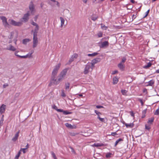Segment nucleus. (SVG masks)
Segmentation results:
<instances>
[{
    "label": "nucleus",
    "mask_w": 159,
    "mask_h": 159,
    "mask_svg": "<svg viewBox=\"0 0 159 159\" xmlns=\"http://www.w3.org/2000/svg\"><path fill=\"white\" fill-rule=\"evenodd\" d=\"M93 67L92 66L91 64H90L89 62L85 66L83 72L86 75L89 72H91L92 71Z\"/></svg>",
    "instance_id": "obj_1"
},
{
    "label": "nucleus",
    "mask_w": 159,
    "mask_h": 159,
    "mask_svg": "<svg viewBox=\"0 0 159 159\" xmlns=\"http://www.w3.org/2000/svg\"><path fill=\"white\" fill-rule=\"evenodd\" d=\"M63 79L60 75L59 76V78L57 80L56 79L55 76H52L51 80V84H53L55 85H57L59 84L60 81H61Z\"/></svg>",
    "instance_id": "obj_2"
},
{
    "label": "nucleus",
    "mask_w": 159,
    "mask_h": 159,
    "mask_svg": "<svg viewBox=\"0 0 159 159\" xmlns=\"http://www.w3.org/2000/svg\"><path fill=\"white\" fill-rule=\"evenodd\" d=\"M8 21L9 22L10 24L15 26H20L22 24V23L20 21L19 22H16L13 20L10 19H9L8 20Z\"/></svg>",
    "instance_id": "obj_3"
},
{
    "label": "nucleus",
    "mask_w": 159,
    "mask_h": 159,
    "mask_svg": "<svg viewBox=\"0 0 159 159\" xmlns=\"http://www.w3.org/2000/svg\"><path fill=\"white\" fill-rule=\"evenodd\" d=\"M61 65V63H59L55 66L52 71V76H55L58 72V70L60 68Z\"/></svg>",
    "instance_id": "obj_4"
},
{
    "label": "nucleus",
    "mask_w": 159,
    "mask_h": 159,
    "mask_svg": "<svg viewBox=\"0 0 159 159\" xmlns=\"http://www.w3.org/2000/svg\"><path fill=\"white\" fill-rule=\"evenodd\" d=\"M0 18L2 20L4 26L5 28L9 27V25L7 22V18L4 16H0Z\"/></svg>",
    "instance_id": "obj_5"
},
{
    "label": "nucleus",
    "mask_w": 159,
    "mask_h": 159,
    "mask_svg": "<svg viewBox=\"0 0 159 159\" xmlns=\"http://www.w3.org/2000/svg\"><path fill=\"white\" fill-rule=\"evenodd\" d=\"M30 16L29 14V11H28L26 13L24 14L23 17L20 20L21 22H27L29 19V16Z\"/></svg>",
    "instance_id": "obj_6"
},
{
    "label": "nucleus",
    "mask_w": 159,
    "mask_h": 159,
    "mask_svg": "<svg viewBox=\"0 0 159 159\" xmlns=\"http://www.w3.org/2000/svg\"><path fill=\"white\" fill-rule=\"evenodd\" d=\"M37 35H33V47L34 48L36 47L38 43Z\"/></svg>",
    "instance_id": "obj_7"
},
{
    "label": "nucleus",
    "mask_w": 159,
    "mask_h": 159,
    "mask_svg": "<svg viewBox=\"0 0 159 159\" xmlns=\"http://www.w3.org/2000/svg\"><path fill=\"white\" fill-rule=\"evenodd\" d=\"M100 58H95L93 59L91 61V62L90 63V64H91V65L92 66L94 67V65L100 62Z\"/></svg>",
    "instance_id": "obj_8"
},
{
    "label": "nucleus",
    "mask_w": 159,
    "mask_h": 159,
    "mask_svg": "<svg viewBox=\"0 0 159 159\" xmlns=\"http://www.w3.org/2000/svg\"><path fill=\"white\" fill-rule=\"evenodd\" d=\"M29 9L31 14L33 15L35 12V10L34 5L32 2H31L30 5Z\"/></svg>",
    "instance_id": "obj_9"
},
{
    "label": "nucleus",
    "mask_w": 159,
    "mask_h": 159,
    "mask_svg": "<svg viewBox=\"0 0 159 159\" xmlns=\"http://www.w3.org/2000/svg\"><path fill=\"white\" fill-rule=\"evenodd\" d=\"M6 106L4 104H2L0 107V113L2 114L5 111L6 109Z\"/></svg>",
    "instance_id": "obj_10"
},
{
    "label": "nucleus",
    "mask_w": 159,
    "mask_h": 159,
    "mask_svg": "<svg viewBox=\"0 0 159 159\" xmlns=\"http://www.w3.org/2000/svg\"><path fill=\"white\" fill-rule=\"evenodd\" d=\"M109 44L108 41H105L101 43L100 47L101 48H106L108 46Z\"/></svg>",
    "instance_id": "obj_11"
},
{
    "label": "nucleus",
    "mask_w": 159,
    "mask_h": 159,
    "mask_svg": "<svg viewBox=\"0 0 159 159\" xmlns=\"http://www.w3.org/2000/svg\"><path fill=\"white\" fill-rule=\"evenodd\" d=\"M67 71V69H64L61 72L59 75L64 78L66 75Z\"/></svg>",
    "instance_id": "obj_12"
},
{
    "label": "nucleus",
    "mask_w": 159,
    "mask_h": 159,
    "mask_svg": "<svg viewBox=\"0 0 159 159\" xmlns=\"http://www.w3.org/2000/svg\"><path fill=\"white\" fill-rule=\"evenodd\" d=\"M58 112H62L63 114L65 115H67L69 114H72V112H69L67 111H64L62 109H59L58 110Z\"/></svg>",
    "instance_id": "obj_13"
},
{
    "label": "nucleus",
    "mask_w": 159,
    "mask_h": 159,
    "mask_svg": "<svg viewBox=\"0 0 159 159\" xmlns=\"http://www.w3.org/2000/svg\"><path fill=\"white\" fill-rule=\"evenodd\" d=\"M33 52H32L31 53H29L27 55H25V56H18V57L21 58H25L27 57L30 58L32 54L33 53Z\"/></svg>",
    "instance_id": "obj_14"
},
{
    "label": "nucleus",
    "mask_w": 159,
    "mask_h": 159,
    "mask_svg": "<svg viewBox=\"0 0 159 159\" xmlns=\"http://www.w3.org/2000/svg\"><path fill=\"white\" fill-rule=\"evenodd\" d=\"M6 49L12 51H15L16 50V48L10 44L9 45L8 47H7L6 48Z\"/></svg>",
    "instance_id": "obj_15"
},
{
    "label": "nucleus",
    "mask_w": 159,
    "mask_h": 159,
    "mask_svg": "<svg viewBox=\"0 0 159 159\" xmlns=\"http://www.w3.org/2000/svg\"><path fill=\"white\" fill-rule=\"evenodd\" d=\"M155 81L153 80H152L148 82H146L145 83L146 86H152V85L154 84Z\"/></svg>",
    "instance_id": "obj_16"
},
{
    "label": "nucleus",
    "mask_w": 159,
    "mask_h": 159,
    "mask_svg": "<svg viewBox=\"0 0 159 159\" xmlns=\"http://www.w3.org/2000/svg\"><path fill=\"white\" fill-rule=\"evenodd\" d=\"M19 132H20L19 131L16 133L14 137L12 139V141L14 142H15L19 136Z\"/></svg>",
    "instance_id": "obj_17"
},
{
    "label": "nucleus",
    "mask_w": 159,
    "mask_h": 159,
    "mask_svg": "<svg viewBox=\"0 0 159 159\" xmlns=\"http://www.w3.org/2000/svg\"><path fill=\"white\" fill-rule=\"evenodd\" d=\"M118 66L121 70H123L124 69L125 66L122 62L119 63L118 65Z\"/></svg>",
    "instance_id": "obj_18"
},
{
    "label": "nucleus",
    "mask_w": 159,
    "mask_h": 159,
    "mask_svg": "<svg viewBox=\"0 0 159 159\" xmlns=\"http://www.w3.org/2000/svg\"><path fill=\"white\" fill-rule=\"evenodd\" d=\"M39 29V26L38 25L35 26L34 31L33 35H37V34Z\"/></svg>",
    "instance_id": "obj_19"
},
{
    "label": "nucleus",
    "mask_w": 159,
    "mask_h": 159,
    "mask_svg": "<svg viewBox=\"0 0 159 159\" xmlns=\"http://www.w3.org/2000/svg\"><path fill=\"white\" fill-rule=\"evenodd\" d=\"M125 125L127 128H132L134 126V124L133 123H130L129 124L125 123Z\"/></svg>",
    "instance_id": "obj_20"
},
{
    "label": "nucleus",
    "mask_w": 159,
    "mask_h": 159,
    "mask_svg": "<svg viewBox=\"0 0 159 159\" xmlns=\"http://www.w3.org/2000/svg\"><path fill=\"white\" fill-rule=\"evenodd\" d=\"M123 141V139L120 138L116 140L115 142V146H116L119 143H120L121 142Z\"/></svg>",
    "instance_id": "obj_21"
},
{
    "label": "nucleus",
    "mask_w": 159,
    "mask_h": 159,
    "mask_svg": "<svg viewBox=\"0 0 159 159\" xmlns=\"http://www.w3.org/2000/svg\"><path fill=\"white\" fill-rule=\"evenodd\" d=\"M118 81V79L116 77H115L113 78V84H116Z\"/></svg>",
    "instance_id": "obj_22"
},
{
    "label": "nucleus",
    "mask_w": 159,
    "mask_h": 159,
    "mask_svg": "<svg viewBox=\"0 0 159 159\" xmlns=\"http://www.w3.org/2000/svg\"><path fill=\"white\" fill-rule=\"evenodd\" d=\"M98 53L97 52H93L92 54H87V56L89 57H93L98 55Z\"/></svg>",
    "instance_id": "obj_23"
},
{
    "label": "nucleus",
    "mask_w": 159,
    "mask_h": 159,
    "mask_svg": "<svg viewBox=\"0 0 159 159\" xmlns=\"http://www.w3.org/2000/svg\"><path fill=\"white\" fill-rule=\"evenodd\" d=\"M60 19L61 21V26L62 27L64 24L65 20L62 17H60Z\"/></svg>",
    "instance_id": "obj_24"
},
{
    "label": "nucleus",
    "mask_w": 159,
    "mask_h": 159,
    "mask_svg": "<svg viewBox=\"0 0 159 159\" xmlns=\"http://www.w3.org/2000/svg\"><path fill=\"white\" fill-rule=\"evenodd\" d=\"M30 41V40L29 39H24L23 40V43L25 44H26L27 43L29 42Z\"/></svg>",
    "instance_id": "obj_25"
},
{
    "label": "nucleus",
    "mask_w": 159,
    "mask_h": 159,
    "mask_svg": "<svg viewBox=\"0 0 159 159\" xmlns=\"http://www.w3.org/2000/svg\"><path fill=\"white\" fill-rule=\"evenodd\" d=\"M154 120V117H152L151 118H149L148 121V123L150 124H152Z\"/></svg>",
    "instance_id": "obj_26"
},
{
    "label": "nucleus",
    "mask_w": 159,
    "mask_h": 159,
    "mask_svg": "<svg viewBox=\"0 0 159 159\" xmlns=\"http://www.w3.org/2000/svg\"><path fill=\"white\" fill-rule=\"evenodd\" d=\"M93 145L95 147H101L103 145V144L102 143H95Z\"/></svg>",
    "instance_id": "obj_27"
},
{
    "label": "nucleus",
    "mask_w": 159,
    "mask_h": 159,
    "mask_svg": "<svg viewBox=\"0 0 159 159\" xmlns=\"http://www.w3.org/2000/svg\"><path fill=\"white\" fill-rule=\"evenodd\" d=\"M121 93L124 95H126L127 91L125 90L122 89L121 90Z\"/></svg>",
    "instance_id": "obj_28"
},
{
    "label": "nucleus",
    "mask_w": 159,
    "mask_h": 159,
    "mask_svg": "<svg viewBox=\"0 0 159 159\" xmlns=\"http://www.w3.org/2000/svg\"><path fill=\"white\" fill-rule=\"evenodd\" d=\"M70 83H65V89L66 90L68 89L70 87Z\"/></svg>",
    "instance_id": "obj_29"
},
{
    "label": "nucleus",
    "mask_w": 159,
    "mask_h": 159,
    "mask_svg": "<svg viewBox=\"0 0 159 159\" xmlns=\"http://www.w3.org/2000/svg\"><path fill=\"white\" fill-rule=\"evenodd\" d=\"M65 125L67 128H71V129L72 128V125L70 124H69L68 123H65Z\"/></svg>",
    "instance_id": "obj_30"
},
{
    "label": "nucleus",
    "mask_w": 159,
    "mask_h": 159,
    "mask_svg": "<svg viewBox=\"0 0 159 159\" xmlns=\"http://www.w3.org/2000/svg\"><path fill=\"white\" fill-rule=\"evenodd\" d=\"M101 27L102 29L103 30H106L107 28V27L104 25H103L102 24H101Z\"/></svg>",
    "instance_id": "obj_31"
},
{
    "label": "nucleus",
    "mask_w": 159,
    "mask_h": 159,
    "mask_svg": "<svg viewBox=\"0 0 159 159\" xmlns=\"http://www.w3.org/2000/svg\"><path fill=\"white\" fill-rule=\"evenodd\" d=\"M152 65V63L150 62H149L147 65L145 66L144 68H147L150 67Z\"/></svg>",
    "instance_id": "obj_32"
},
{
    "label": "nucleus",
    "mask_w": 159,
    "mask_h": 159,
    "mask_svg": "<svg viewBox=\"0 0 159 159\" xmlns=\"http://www.w3.org/2000/svg\"><path fill=\"white\" fill-rule=\"evenodd\" d=\"M61 95L63 97H65L66 96V94H65L64 91L63 90H61Z\"/></svg>",
    "instance_id": "obj_33"
},
{
    "label": "nucleus",
    "mask_w": 159,
    "mask_h": 159,
    "mask_svg": "<svg viewBox=\"0 0 159 159\" xmlns=\"http://www.w3.org/2000/svg\"><path fill=\"white\" fill-rule=\"evenodd\" d=\"M95 113L97 115L98 118L99 117H100V115H101V112L96 110H95Z\"/></svg>",
    "instance_id": "obj_34"
},
{
    "label": "nucleus",
    "mask_w": 159,
    "mask_h": 159,
    "mask_svg": "<svg viewBox=\"0 0 159 159\" xmlns=\"http://www.w3.org/2000/svg\"><path fill=\"white\" fill-rule=\"evenodd\" d=\"M103 33L101 32H99L97 34V35L98 38H100L102 36Z\"/></svg>",
    "instance_id": "obj_35"
},
{
    "label": "nucleus",
    "mask_w": 159,
    "mask_h": 159,
    "mask_svg": "<svg viewBox=\"0 0 159 159\" xmlns=\"http://www.w3.org/2000/svg\"><path fill=\"white\" fill-rule=\"evenodd\" d=\"M20 154L21 152H20V151H19L18 154L16 155L15 157V159H18L19 157L20 156Z\"/></svg>",
    "instance_id": "obj_36"
},
{
    "label": "nucleus",
    "mask_w": 159,
    "mask_h": 159,
    "mask_svg": "<svg viewBox=\"0 0 159 159\" xmlns=\"http://www.w3.org/2000/svg\"><path fill=\"white\" fill-rule=\"evenodd\" d=\"M78 57V55L77 54L75 53L71 57H72L74 59Z\"/></svg>",
    "instance_id": "obj_37"
},
{
    "label": "nucleus",
    "mask_w": 159,
    "mask_h": 159,
    "mask_svg": "<svg viewBox=\"0 0 159 159\" xmlns=\"http://www.w3.org/2000/svg\"><path fill=\"white\" fill-rule=\"evenodd\" d=\"M51 154L52 157L54 159H57L54 153L53 152H51Z\"/></svg>",
    "instance_id": "obj_38"
},
{
    "label": "nucleus",
    "mask_w": 159,
    "mask_h": 159,
    "mask_svg": "<svg viewBox=\"0 0 159 159\" xmlns=\"http://www.w3.org/2000/svg\"><path fill=\"white\" fill-rule=\"evenodd\" d=\"M159 114V107L156 111L154 114L156 115H158Z\"/></svg>",
    "instance_id": "obj_39"
},
{
    "label": "nucleus",
    "mask_w": 159,
    "mask_h": 159,
    "mask_svg": "<svg viewBox=\"0 0 159 159\" xmlns=\"http://www.w3.org/2000/svg\"><path fill=\"white\" fill-rule=\"evenodd\" d=\"M138 100L141 102V105L143 106V105L144 102H143L142 99L140 98H138Z\"/></svg>",
    "instance_id": "obj_40"
},
{
    "label": "nucleus",
    "mask_w": 159,
    "mask_h": 159,
    "mask_svg": "<svg viewBox=\"0 0 159 159\" xmlns=\"http://www.w3.org/2000/svg\"><path fill=\"white\" fill-rule=\"evenodd\" d=\"M126 60V59L125 57H123L121 61L120 62H122V63H124Z\"/></svg>",
    "instance_id": "obj_41"
},
{
    "label": "nucleus",
    "mask_w": 159,
    "mask_h": 159,
    "mask_svg": "<svg viewBox=\"0 0 159 159\" xmlns=\"http://www.w3.org/2000/svg\"><path fill=\"white\" fill-rule=\"evenodd\" d=\"M31 24L35 26L38 25L36 23L34 22L33 21H31Z\"/></svg>",
    "instance_id": "obj_42"
},
{
    "label": "nucleus",
    "mask_w": 159,
    "mask_h": 159,
    "mask_svg": "<svg viewBox=\"0 0 159 159\" xmlns=\"http://www.w3.org/2000/svg\"><path fill=\"white\" fill-rule=\"evenodd\" d=\"M98 119L101 121L104 122L105 120L104 118H101L100 117H99Z\"/></svg>",
    "instance_id": "obj_43"
},
{
    "label": "nucleus",
    "mask_w": 159,
    "mask_h": 159,
    "mask_svg": "<svg viewBox=\"0 0 159 159\" xmlns=\"http://www.w3.org/2000/svg\"><path fill=\"white\" fill-rule=\"evenodd\" d=\"M145 129H146L148 130H149L150 129V125H145Z\"/></svg>",
    "instance_id": "obj_44"
},
{
    "label": "nucleus",
    "mask_w": 159,
    "mask_h": 159,
    "mask_svg": "<svg viewBox=\"0 0 159 159\" xmlns=\"http://www.w3.org/2000/svg\"><path fill=\"white\" fill-rule=\"evenodd\" d=\"M26 148H21V149L20 151V152L21 151H22L24 153H25L26 152V151H25V150H26Z\"/></svg>",
    "instance_id": "obj_45"
},
{
    "label": "nucleus",
    "mask_w": 159,
    "mask_h": 159,
    "mask_svg": "<svg viewBox=\"0 0 159 159\" xmlns=\"http://www.w3.org/2000/svg\"><path fill=\"white\" fill-rule=\"evenodd\" d=\"M98 18V17L93 16L92 17V20L93 21H95Z\"/></svg>",
    "instance_id": "obj_46"
},
{
    "label": "nucleus",
    "mask_w": 159,
    "mask_h": 159,
    "mask_svg": "<svg viewBox=\"0 0 159 159\" xmlns=\"http://www.w3.org/2000/svg\"><path fill=\"white\" fill-rule=\"evenodd\" d=\"M8 86L9 85L7 83H5L3 85V88H5L6 87H8Z\"/></svg>",
    "instance_id": "obj_47"
},
{
    "label": "nucleus",
    "mask_w": 159,
    "mask_h": 159,
    "mask_svg": "<svg viewBox=\"0 0 159 159\" xmlns=\"http://www.w3.org/2000/svg\"><path fill=\"white\" fill-rule=\"evenodd\" d=\"M53 108L55 109V110H56V111H57L58 112V110L60 109H58L57 107L55 105L53 106Z\"/></svg>",
    "instance_id": "obj_48"
},
{
    "label": "nucleus",
    "mask_w": 159,
    "mask_h": 159,
    "mask_svg": "<svg viewBox=\"0 0 159 159\" xmlns=\"http://www.w3.org/2000/svg\"><path fill=\"white\" fill-rule=\"evenodd\" d=\"M74 60V59L73 58L71 57L70 59L69 60V62L70 63L72 62Z\"/></svg>",
    "instance_id": "obj_49"
},
{
    "label": "nucleus",
    "mask_w": 159,
    "mask_h": 159,
    "mask_svg": "<svg viewBox=\"0 0 159 159\" xmlns=\"http://www.w3.org/2000/svg\"><path fill=\"white\" fill-rule=\"evenodd\" d=\"M132 20H133L134 19H135L136 18V16L134 14H133L132 15Z\"/></svg>",
    "instance_id": "obj_50"
},
{
    "label": "nucleus",
    "mask_w": 159,
    "mask_h": 159,
    "mask_svg": "<svg viewBox=\"0 0 159 159\" xmlns=\"http://www.w3.org/2000/svg\"><path fill=\"white\" fill-rule=\"evenodd\" d=\"M38 17V15L34 17V20L35 21H36L37 20Z\"/></svg>",
    "instance_id": "obj_51"
},
{
    "label": "nucleus",
    "mask_w": 159,
    "mask_h": 159,
    "mask_svg": "<svg viewBox=\"0 0 159 159\" xmlns=\"http://www.w3.org/2000/svg\"><path fill=\"white\" fill-rule=\"evenodd\" d=\"M149 11L150 10H148L146 12V15L145 16H144V17H146L147 16L149 12Z\"/></svg>",
    "instance_id": "obj_52"
},
{
    "label": "nucleus",
    "mask_w": 159,
    "mask_h": 159,
    "mask_svg": "<svg viewBox=\"0 0 159 159\" xmlns=\"http://www.w3.org/2000/svg\"><path fill=\"white\" fill-rule=\"evenodd\" d=\"M96 107L97 108H98V109L103 107L102 106H100V105H97V106H96Z\"/></svg>",
    "instance_id": "obj_53"
},
{
    "label": "nucleus",
    "mask_w": 159,
    "mask_h": 159,
    "mask_svg": "<svg viewBox=\"0 0 159 159\" xmlns=\"http://www.w3.org/2000/svg\"><path fill=\"white\" fill-rule=\"evenodd\" d=\"M117 72H118V71L117 70H115L112 72V74H113V75L115 74Z\"/></svg>",
    "instance_id": "obj_54"
},
{
    "label": "nucleus",
    "mask_w": 159,
    "mask_h": 159,
    "mask_svg": "<svg viewBox=\"0 0 159 159\" xmlns=\"http://www.w3.org/2000/svg\"><path fill=\"white\" fill-rule=\"evenodd\" d=\"M70 148L71 150V152L73 153H75V151L74 149L71 147H70Z\"/></svg>",
    "instance_id": "obj_55"
},
{
    "label": "nucleus",
    "mask_w": 159,
    "mask_h": 159,
    "mask_svg": "<svg viewBox=\"0 0 159 159\" xmlns=\"http://www.w3.org/2000/svg\"><path fill=\"white\" fill-rule=\"evenodd\" d=\"M116 134H116V132H112L111 133V135L113 136H114Z\"/></svg>",
    "instance_id": "obj_56"
},
{
    "label": "nucleus",
    "mask_w": 159,
    "mask_h": 159,
    "mask_svg": "<svg viewBox=\"0 0 159 159\" xmlns=\"http://www.w3.org/2000/svg\"><path fill=\"white\" fill-rule=\"evenodd\" d=\"M130 2L133 4H134L135 3H136L137 2H136L134 0H130Z\"/></svg>",
    "instance_id": "obj_57"
},
{
    "label": "nucleus",
    "mask_w": 159,
    "mask_h": 159,
    "mask_svg": "<svg viewBox=\"0 0 159 159\" xmlns=\"http://www.w3.org/2000/svg\"><path fill=\"white\" fill-rule=\"evenodd\" d=\"M83 2L85 3H86L88 1V0H82Z\"/></svg>",
    "instance_id": "obj_58"
},
{
    "label": "nucleus",
    "mask_w": 159,
    "mask_h": 159,
    "mask_svg": "<svg viewBox=\"0 0 159 159\" xmlns=\"http://www.w3.org/2000/svg\"><path fill=\"white\" fill-rule=\"evenodd\" d=\"M17 52H15V55L17 57H18V56H20V55L17 54Z\"/></svg>",
    "instance_id": "obj_59"
},
{
    "label": "nucleus",
    "mask_w": 159,
    "mask_h": 159,
    "mask_svg": "<svg viewBox=\"0 0 159 159\" xmlns=\"http://www.w3.org/2000/svg\"><path fill=\"white\" fill-rule=\"evenodd\" d=\"M155 73H159V69L156 70Z\"/></svg>",
    "instance_id": "obj_60"
},
{
    "label": "nucleus",
    "mask_w": 159,
    "mask_h": 159,
    "mask_svg": "<svg viewBox=\"0 0 159 159\" xmlns=\"http://www.w3.org/2000/svg\"><path fill=\"white\" fill-rule=\"evenodd\" d=\"M71 135L72 136H74L75 135V133H72L71 134Z\"/></svg>",
    "instance_id": "obj_61"
},
{
    "label": "nucleus",
    "mask_w": 159,
    "mask_h": 159,
    "mask_svg": "<svg viewBox=\"0 0 159 159\" xmlns=\"http://www.w3.org/2000/svg\"><path fill=\"white\" fill-rule=\"evenodd\" d=\"M110 154H107L106 155V156L107 157H108L110 156Z\"/></svg>",
    "instance_id": "obj_62"
},
{
    "label": "nucleus",
    "mask_w": 159,
    "mask_h": 159,
    "mask_svg": "<svg viewBox=\"0 0 159 159\" xmlns=\"http://www.w3.org/2000/svg\"><path fill=\"white\" fill-rule=\"evenodd\" d=\"M25 147H26V148H26V149H27V148H29V146H28V144H27V145Z\"/></svg>",
    "instance_id": "obj_63"
},
{
    "label": "nucleus",
    "mask_w": 159,
    "mask_h": 159,
    "mask_svg": "<svg viewBox=\"0 0 159 159\" xmlns=\"http://www.w3.org/2000/svg\"><path fill=\"white\" fill-rule=\"evenodd\" d=\"M50 0L53 2H56V0Z\"/></svg>",
    "instance_id": "obj_64"
}]
</instances>
